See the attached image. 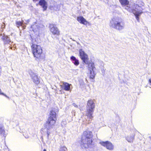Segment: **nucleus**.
Returning a JSON list of instances; mask_svg holds the SVG:
<instances>
[{
    "label": "nucleus",
    "instance_id": "3",
    "mask_svg": "<svg viewBox=\"0 0 151 151\" xmlns=\"http://www.w3.org/2000/svg\"><path fill=\"white\" fill-rule=\"evenodd\" d=\"M79 56L83 63L88 65V70L90 72V78L91 79L95 78L96 73L94 70L96 69L94 64L92 61H89L88 55L81 49L79 50Z\"/></svg>",
    "mask_w": 151,
    "mask_h": 151
},
{
    "label": "nucleus",
    "instance_id": "4",
    "mask_svg": "<svg viewBox=\"0 0 151 151\" xmlns=\"http://www.w3.org/2000/svg\"><path fill=\"white\" fill-rule=\"evenodd\" d=\"M110 27L119 31L123 29L124 27V23L122 19L117 17H114L110 22Z\"/></svg>",
    "mask_w": 151,
    "mask_h": 151
},
{
    "label": "nucleus",
    "instance_id": "18",
    "mask_svg": "<svg viewBox=\"0 0 151 151\" xmlns=\"http://www.w3.org/2000/svg\"><path fill=\"white\" fill-rule=\"evenodd\" d=\"M40 77L38 75L33 78L32 80L34 83L37 85L40 83Z\"/></svg>",
    "mask_w": 151,
    "mask_h": 151
},
{
    "label": "nucleus",
    "instance_id": "6",
    "mask_svg": "<svg viewBox=\"0 0 151 151\" xmlns=\"http://www.w3.org/2000/svg\"><path fill=\"white\" fill-rule=\"evenodd\" d=\"M136 4H134L133 8L132 10V12L135 15L136 18L138 22L139 21V16L142 13V6H143V2L139 1Z\"/></svg>",
    "mask_w": 151,
    "mask_h": 151
},
{
    "label": "nucleus",
    "instance_id": "31",
    "mask_svg": "<svg viewBox=\"0 0 151 151\" xmlns=\"http://www.w3.org/2000/svg\"><path fill=\"white\" fill-rule=\"evenodd\" d=\"M41 137L42 138V139H43V138H42L43 137L42 136V137Z\"/></svg>",
    "mask_w": 151,
    "mask_h": 151
},
{
    "label": "nucleus",
    "instance_id": "24",
    "mask_svg": "<svg viewBox=\"0 0 151 151\" xmlns=\"http://www.w3.org/2000/svg\"><path fill=\"white\" fill-rule=\"evenodd\" d=\"M0 95H3V96H5L6 97V98H8L9 99V97H8L7 96H6V94H5V93H4L1 92V90L0 89Z\"/></svg>",
    "mask_w": 151,
    "mask_h": 151
},
{
    "label": "nucleus",
    "instance_id": "20",
    "mask_svg": "<svg viewBox=\"0 0 151 151\" xmlns=\"http://www.w3.org/2000/svg\"><path fill=\"white\" fill-rule=\"evenodd\" d=\"M1 39L2 41L4 42V44H9L10 45L12 43L10 38H1Z\"/></svg>",
    "mask_w": 151,
    "mask_h": 151
},
{
    "label": "nucleus",
    "instance_id": "21",
    "mask_svg": "<svg viewBox=\"0 0 151 151\" xmlns=\"http://www.w3.org/2000/svg\"><path fill=\"white\" fill-rule=\"evenodd\" d=\"M79 82L80 87L81 88L83 87L85 85V84L83 80L82 79H80L79 80Z\"/></svg>",
    "mask_w": 151,
    "mask_h": 151
},
{
    "label": "nucleus",
    "instance_id": "1",
    "mask_svg": "<svg viewBox=\"0 0 151 151\" xmlns=\"http://www.w3.org/2000/svg\"><path fill=\"white\" fill-rule=\"evenodd\" d=\"M92 133L91 131H86L84 132L81 141V146L83 149L89 148L91 151H97L96 145L92 144L93 137Z\"/></svg>",
    "mask_w": 151,
    "mask_h": 151
},
{
    "label": "nucleus",
    "instance_id": "10",
    "mask_svg": "<svg viewBox=\"0 0 151 151\" xmlns=\"http://www.w3.org/2000/svg\"><path fill=\"white\" fill-rule=\"evenodd\" d=\"M99 144L109 150H112L114 149V145L111 142L108 141L100 142Z\"/></svg>",
    "mask_w": 151,
    "mask_h": 151
},
{
    "label": "nucleus",
    "instance_id": "27",
    "mask_svg": "<svg viewBox=\"0 0 151 151\" xmlns=\"http://www.w3.org/2000/svg\"><path fill=\"white\" fill-rule=\"evenodd\" d=\"M73 105L74 106L76 107H77L78 106L75 103H73Z\"/></svg>",
    "mask_w": 151,
    "mask_h": 151
},
{
    "label": "nucleus",
    "instance_id": "12",
    "mask_svg": "<svg viewBox=\"0 0 151 151\" xmlns=\"http://www.w3.org/2000/svg\"><path fill=\"white\" fill-rule=\"evenodd\" d=\"M38 4L42 7L43 11L46 10L47 4V2L45 0H40Z\"/></svg>",
    "mask_w": 151,
    "mask_h": 151
},
{
    "label": "nucleus",
    "instance_id": "26",
    "mask_svg": "<svg viewBox=\"0 0 151 151\" xmlns=\"http://www.w3.org/2000/svg\"><path fill=\"white\" fill-rule=\"evenodd\" d=\"M35 26H36V25H32V26H31V28H32V30H33V31H35V30L33 29V28H34V27H35Z\"/></svg>",
    "mask_w": 151,
    "mask_h": 151
},
{
    "label": "nucleus",
    "instance_id": "22",
    "mask_svg": "<svg viewBox=\"0 0 151 151\" xmlns=\"http://www.w3.org/2000/svg\"><path fill=\"white\" fill-rule=\"evenodd\" d=\"M17 27H19L20 26H21L23 24V22L21 21H17L16 23Z\"/></svg>",
    "mask_w": 151,
    "mask_h": 151
},
{
    "label": "nucleus",
    "instance_id": "14",
    "mask_svg": "<svg viewBox=\"0 0 151 151\" xmlns=\"http://www.w3.org/2000/svg\"><path fill=\"white\" fill-rule=\"evenodd\" d=\"M2 135L5 137L6 134H5V128L3 124L0 122V135Z\"/></svg>",
    "mask_w": 151,
    "mask_h": 151
},
{
    "label": "nucleus",
    "instance_id": "23",
    "mask_svg": "<svg viewBox=\"0 0 151 151\" xmlns=\"http://www.w3.org/2000/svg\"><path fill=\"white\" fill-rule=\"evenodd\" d=\"M60 151H67V149L65 146H63L60 148Z\"/></svg>",
    "mask_w": 151,
    "mask_h": 151
},
{
    "label": "nucleus",
    "instance_id": "25",
    "mask_svg": "<svg viewBox=\"0 0 151 151\" xmlns=\"http://www.w3.org/2000/svg\"><path fill=\"white\" fill-rule=\"evenodd\" d=\"M64 91V90L62 89L61 88V89L60 90V91H59V92H60V93H59L60 94H63L65 92Z\"/></svg>",
    "mask_w": 151,
    "mask_h": 151
},
{
    "label": "nucleus",
    "instance_id": "5",
    "mask_svg": "<svg viewBox=\"0 0 151 151\" xmlns=\"http://www.w3.org/2000/svg\"><path fill=\"white\" fill-rule=\"evenodd\" d=\"M95 107V104L93 100H88L86 105V115L90 119L92 120L93 117V114Z\"/></svg>",
    "mask_w": 151,
    "mask_h": 151
},
{
    "label": "nucleus",
    "instance_id": "8",
    "mask_svg": "<svg viewBox=\"0 0 151 151\" xmlns=\"http://www.w3.org/2000/svg\"><path fill=\"white\" fill-rule=\"evenodd\" d=\"M61 83L62 84L60 85L61 88L65 91L71 92L73 88L71 84L64 81L62 82Z\"/></svg>",
    "mask_w": 151,
    "mask_h": 151
},
{
    "label": "nucleus",
    "instance_id": "11",
    "mask_svg": "<svg viewBox=\"0 0 151 151\" xmlns=\"http://www.w3.org/2000/svg\"><path fill=\"white\" fill-rule=\"evenodd\" d=\"M44 126L45 128L46 129L47 139V140H49L50 139V134L52 132V129H53L54 126L47 125L45 124H44Z\"/></svg>",
    "mask_w": 151,
    "mask_h": 151
},
{
    "label": "nucleus",
    "instance_id": "7",
    "mask_svg": "<svg viewBox=\"0 0 151 151\" xmlns=\"http://www.w3.org/2000/svg\"><path fill=\"white\" fill-rule=\"evenodd\" d=\"M56 115L57 114L54 109L50 110L47 120L45 124L54 126L57 120Z\"/></svg>",
    "mask_w": 151,
    "mask_h": 151
},
{
    "label": "nucleus",
    "instance_id": "19",
    "mask_svg": "<svg viewBox=\"0 0 151 151\" xmlns=\"http://www.w3.org/2000/svg\"><path fill=\"white\" fill-rule=\"evenodd\" d=\"M119 1L122 6H125L129 4V1L128 0H119Z\"/></svg>",
    "mask_w": 151,
    "mask_h": 151
},
{
    "label": "nucleus",
    "instance_id": "32",
    "mask_svg": "<svg viewBox=\"0 0 151 151\" xmlns=\"http://www.w3.org/2000/svg\"><path fill=\"white\" fill-rule=\"evenodd\" d=\"M72 40L73 41H74V40H73V39Z\"/></svg>",
    "mask_w": 151,
    "mask_h": 151
},
{
    "label": "nucleus",
    "instance_id": "2",
    "mask_svg": "<svg viewBox=\"0 0 151 151\" xmlns=\"http://www.w3.org/2000/svg\"><path fill=\"white\" fill-rule=\"evenodd\" d=\"M32 45V51L35 60L38 62L44 61L45 55L42 53V50L41 46L37 45L40 42V38H31Z\"/></svg>",
    "mask_w": 151,
    "mask_h": 151
},
{
    "label": "nucleus",
    "instance_id": "15",
    "mask_svg": "<svg viewBox=\"0 0 151 151\" xmlns=\"http://www.w3.org/2000/svg\"><path fill=\"white\" fill-rule=\"evenodd\" d=\"M70 60L76 66H78L79 64V62L78 59L72 55L70 57Z\"/></svg>",
    "mask_w": 151,
    "mask_h": 151
},
{
    "label": "nucleus",
    "instance_id": "28",
    "mask_svg": "<svg viewBox=\"0 0 151 151\" xmlns=\"http://www.w3.org/2000/svg\"><path fill=\"white\" fill-rule=\"evenodd\" d=\"M105 71L104 70V68H103V69L102 70V73L104 74L105 73Z\"/></svg>",
    "mask_w": 151,
    "mask_h": 151
},
{
    "label": "nucleus",
    "instance_id": "16",
    "mask_svg": "<svg viewBox=\"0 0 151 151\" xmlns=\"http://www.w3.org/2000/svg\"><path fill=\"white\" fill-rule=\"evenodd\" d=\"M28 72L32 80L37 75H38V74L37 73L31 69L29 70Z\"/></svg>",
    "mask_w": 151,
    "mask_h": 151
},
{
    "label": "nucleus",
    "instance_id": "29",
    "mask_svg": "<svg viewBox=\"0 0 151 151\" xmlns=\"http://www.w3.org/2000/svg\"><path fill=\"white\" fill-rule=\"evenodd\" d=\"M39 0H32L33 2H35L36 1H38Z\"/></svg>",
    "mask_w": 151,
    "mask_h": 151
},
{
    "label": "nucleus",
    "instance_id": "9",
    "mask_svg": "<svg viewBox=\"0 0 151 151\" xmlns=\"http://www.w3.org/2000/svg\"><path fill=\"white\" fill-rule=\"evenodd\" d=\"M49 28L50 31L53 35H60V31L57 27L55 24H49Z\"/></svg>",
    "mask_w": 151,
    "mask_h": 151
},
{
    "label": "nucleus",
    "instance_id": "30",
    "mask_svg": "<svg viewBox=\"0 0 151 151\" xmlns=\"http://www.w3.org/2000/svg\"><path fill=\"white\" fill-rule=\"evenodd\" d=\"M43 151H46V149H44L43 150Z\"/></svg>",
    "mask_w": 151,
    "mask_h": 151
},
{
    "label": "nucleus",
    "instance_id": "13",
    "mask_svg": "<svg viewBox=\"0 0 151 151\" xmlns=\"http://www.w3.org/2000/svg\"><path fill=\"white\" fill-rule=\"evenodd\" d=\"M77 20L81 24L84 25L89 24V22L82 16L78 17L77 18Z\"/></svg>",
    "mask_w": 151,
    "mask_h": 151
},
{
    "label": "nucleus",
    "instance_id": "17",
    "mask_svg": "<svg viewBox=\"0 0 151 151\" xmlns=\"http://www.w3.org/2000/svg\"><path fill=\"white\" fill-rule=\"evenodd\" d=\"M135 135V134H132L129 136L126 137V139L128 142H132L134 139Z\"/></svg>",
    "mask_w": 151,
    "mask_h": 151
}]
</instances>
